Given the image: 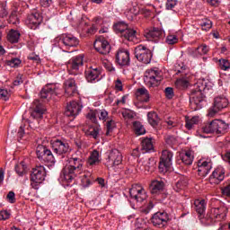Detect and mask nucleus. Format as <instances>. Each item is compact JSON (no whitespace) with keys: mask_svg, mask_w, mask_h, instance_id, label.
<instances>
[{"mask_svg":"<svg viewBox=\"0 0 230 230\" xmlns=\"http://www.w3.org/2000/svg\"><path fill=\"white\" fill-rule=\"evenodd\" d=\"M144 36L147 40L157 42L164 37V31L159 28L152 27L145 31Z\"/></svg>","mask_w":230,"mask_h":230,"instance_id":"obj_18","label":"nucleus"},{"mask_svg":"<svg viewBox=\"0 0 230 230\" xmlns=\"http://www.w3.org/2000/svg\"><path fill=\"white\" fill-rule=\"evenodd\" d=\"M82 111V105L78 102H71L66 106V110L65 111L66 116L75 118L80 114V111Z\"/></svg>","mask_w":230,"mask_h":230,"instance_id":"obj_25","label":"nucleus"},{"mask_svg":"<svg viewBox=\"0 0 230 230\" xmlns=\"http://www.w3.org/2000/svg\"><path fill=\"white\" fill-rule=\"evenodd\" d=\"M114 31L120 33L126 40L132 41L136 38V30L128 28L124 22H119L113 25Z\"/></svg>","mask_w":230,"mask_h":230,"instance_id":"obj_6","label":"nucleus"},{"mask_svg":"<svg viewBox=\"0 0 230 230\" xmlns=\"http://www.w3.org/2000/svg\"><path fill=\"white\" fill-rule=\"evenodd\" d=\"M42 22V16L39 13H32L27 16L25 21L26 26L31 30H37Z\"/></svg>","mask_w":230,"mask_h":230,"instance_id":"obj_22","label":"nucleus"},{"mask_svg":"<svg viewBox=\"0 0 230 230\" xmlns=\"http://www.w3.org/2000/svg\"><path fill=\"white\" fill-rule=\"evenodd\" d=\"M122 114V118H124V119H134V118L136 117V113L133 111L130 110H123L121 111Z\"/></svg>","mask_w":230,"mask_h":230,"instance_id":"obj_48","label":"nucleus"},{"mask_svg":"<svg viewBox=\"0 0 230 230\" xmlns=\"http://www.w3.org/2000/svg\"><path fill=\"white\" fill-rule=\"evenodd\" d=\"M106 121V136H109L116 128V122L112 119H107Z\"/></svg>","mask_w":230,"mask_h":230,"instance_id":"obj_47","label":"nucleus"},{"mask_svg":"<svg viewBox=\"0 0 230 230\" xmlns=\"http://www.w3.org/2000/svg\"><path fill=\"white\" fill-rule=\"evenodd\" d=\"M6 39L11 44H17V42H19V39H21V32L17 30L11 29L7 32Z\"/></svg>","mask_w":230,"mask_h":230,"instance_id":"obj_32","label":"nucleus"},{"mask_svg":"<svg viewBox=\"0 0 230 230\" xmlns=\"http://www.w3.org/2000/svg\"><path fill=\"white\" fill-rule=\"evenodd\" d=\"M10 24H19V17L17 16V11H13L9 16Z\"/></svg>","mask_w":230,"mask_h":230,"instance_id":"obj_51","label":"nucleus"},{"mask_svg":"<svg viewBox=\"0 0 230 230\" xmlns=\"http://www.w3.org/2000/svg\"><path fill=\"white\" fill-rule=\"evenodd\" d=\"M173 161V153L172 151L164 150L160 158V164L158 166L161 173H166L170 172Z\"/></svg>","mask_w":230,"mask_h":230,"instance_id":"obj_7","label":"nucleus"},{"mask_svg":"<svg viewBox=\"0 0 230 230\" xmlns=\"http://www.w3.org/2000/svg\"><path fill=\"white\" fill-rule=\"evenodd\" d=\"M175 85L178 86L179 89H186V87L190 85V83L188 82V80L182 78L176 80Z\"/></svg>","mask_w":230,"mask_h":230,"instance_id":"obj_50","label":"nucleus"},{"mask_svg":"<svg viewBox=\"0 0 230 230\" xmlns=\"http://www.w3.org/2000/svg\"><path fill=\"white\" fill-rule=\"evenodd\" d=\"M200 26L203 31H208L211 30L213 23L211 22L210 20L207 19V20L203 21V22H201Z\"/></svg>","mask_w":230,"mask_h":230,"instance_id":"obj_54","label":"nucleus"},{"mask_svg":"<svg viewBox=\"0 0 230 230\" xmlns=\"http://www.w3.org/2000/svg\"><path fill=\"white\" fill-rule=\"evenodd\" d=\"M229 128V124L221 119H214L211 122L205 123L202 127V132L205 134H226Z\"/></svg>","mask_w":230,"mask_h":230,"instance_id":"obj_3","label":"nucleus"},{"mask_svg":"<svg viewBox=\"0 0 230 230\" xmlns=\"http://www.w3.org/2000/svg\"><path fill=\"white\" fill-rule=\"evenodd\" d=\"M15 172L20 177H22L25 172L24 165L22 164L16 165Z\"/></svg>","mask_w":230,"mask_h":230,"instance_id":"obj_60","label":"nucleus"},{"mask_svg":"<svg viewBox=\"0 0 230 230\" xmlns=\"http://www.w3.org/2000/svg\"><path fill=\"white\" fill-rule=\"evenodd\" d=\"M86 153L84 150H77L75 152L74 155H72L71 159H75L77 161H83L85 162Z\"/></svg>","mask_w":230,"mask_h":230,"instance_id":"obj_44","label":"nucleus"},{"mask_svg":"<svg viewBox=\"0 0 230 230\" xmlns=\"http://www.w3.org/2000/svg\"><path fill=\"white\" fill-rule=\"evenodd\" d=\"M152 150H154V143H152V139L144 138L141 142L142 154H146V152H152Z\"/></svg>","mask_w":230,"mask_h":230,"instance_id":"obj_37","label":"nucleus"},{"mask_svg":"<svg viewBox=\"0 0 230 230\" xmlns=\"http://www.w3.org/2000/svg\"><path fill=\"white\" fill-rule=\"evenodd\" d=\"M129 195L132 200L137 204H143L147 199L146 190L141 185H133L129 190Z\"/></svg>","mask_w":230,"mask_h":230,"instance_id":"obj_9","label":"nucleus"},{"mask_svg":"<svg viewBox=\"0 0 230 230\" xmlns=\"http://www.w3.org/2000/svg\"><path fill=\"white\" fill-rule=\"evenodd\" d=\"M165 96L169 100H172V98H173V88L172 87L165 88Z\"/></svg>","mask_w":230,"mask_h":230,"instance_id":"obj_63","label":"nucleus"},{"mask_svg":"<svg viewBox=\"0 0 230 230\" xmlns=\"http://www.w3.org/2000/svg\"><path fill=\"white\" fill-rule=\"evenodd\" d=\"M186 186H188V179L182 177L176 182L173 190L179 193L180 191L186 190Z\"/></svg>","mask_w":230,"mask_h":230,"instance_id":"obj_40","label":"nucleus"},{"mask_svg":"<svg viewBox=\"0 0 230 230\" xmlns=\"http://www.w3.org/2000/svg\"><path fill=\"white\" fill-rule=\"evenodd\" d=\"M135 57L142 64H150L152 62V51L145 45H138L135 48Z\"/></svg>","mask_w":230,"mask_h":230,"instance_id":"obj_8","label":"nucleus"},{"mask_svg":"<svg viewBox=\"0 0 230 230\" xmlns=\"http://www.w3.org/2000/svg\"><path fill=\"white\" fill-rule=\"evenodd\" d=\"M83 131L85 136H90V137H93V139H98L100 137V127L99 126H84L83 128Z\"/></svg>","mask_w":230,"mask_h":230,"instance_id":"obj_28","label":"nucleus"},{"mask_svg":"<svg viewBox=\"0 0 230 230\" xmlns=\"http://www.w3.org/2000/svg\"><path fill=\"white\" fill-rule=\"evenodd\" d=\"M137 166L144 173H152L155 170V160L154 158H141Z\"/></svg>","mask_w":230,"mask_h":230,"instance_id":"obj_19","label":"nucleus"},{"mask_svg":"<svg viewBox=\"0 0 230 230\" xmlns=\"http://www.w3.org/2000/svg\"><path fill=\"white\" fill-rule=\"evenodd\" d=\"M92 181H93V175L91 174V172H84V174L81 179V184L83 188H89V186H91Z\"/></svg>","mask_w":230,"mask_h":230,"instance_id":"obj_43","label":"nucleus"},{"mask_svg":"<svg viewBox=\"0 0 230 230\" xmlns=\"http://www.w3.org/2000/svg\"><path fill=\"white\" fill-rule=\"evenodd\" d=\"M36 154L38 159H40L45 163H55V156H53V153H51V150L47 149L46 146L42 145H39L36 147Z\"/></svg>","mask_w":230,"mask_h":230,"instance_id":"obj_13","label":"nucleus"},{"mask_svg":"<svg viewBox=\"0 0 230 230\" xmlns=\"http://www.w3.org/2000/svg\"><path fill=\"white\" fill-rule=\"evenodd\" d=\"M163 81V72L159 68L147 69L144 74V82L147 87H157Z\"/></svg>","mask_w":230,"mask_h":230,"instance_id":"obj_5","label":"nucleus"},{"mask_svg":"<svg viewBox=\"0 0 230 230\" xmlns=\"http://www.w3.org/2000/svg\"><path fill=\"white\" fill-rule=\"evenodd\" d=\"M46 179V169L42 165L36 166L31 173V181L34 184H42Z\"/></svg>","mask_w":230,"mask_h":230,"instance_id":"obj_14","label":"nucleus"},{"mask_svg":"<svg viewBox=\"0 0 230 230\" xmlns=\"http://www.w3.org/2000/svg\"><path fill=\"white\" fill-rule=\"evenodd\" d=\"M52 149L54 150L55 154L58 155H62L64 154H67L69 152V143L66 140H54L52 143Z\"/></svg>","mask_w":230,"mask_h":230,"instance_id":"obj_21","label":"nucleus"},{"mask_svg":"<svg viewBox=\"0 0 230 230\" xmlns=\"http://www.w3.org/2000/svg\"><path fill=\"white\" fill-rule=\"evenodd\" d=\"M164 190V182L163 181H152L150 184V191L153 195H157Z\"/></svg>","mask_w":230,"mask_h":230,"instance_id":"obj_30","label":"nucleus"},{"mask_svg":"<svg viewBox=\"0 0 230 230\" xmlns=\"http://www.w3.org/2000/svg\"><path fill=\"white\" fill-rule=\"evenodd\" d=\"M97 111V119L100 121H107L109 119V112L105 110H96Z\"/></svg>","mask_w":230,"mask_h":230,"instance_id":"obj_45","label":"nucleus"},{"mask_svg":"<svg viewBox=\"0 0 230 230\" xmlns=\"http://www.w3.org/2000/svg\"><path fill=\"white\" fill-rule=\"evenodd\" d=\"M198 51L200 55H207L208 51H209V47L203 44L198 47Z\"/></svg>","mask_w":230,"mask_h":230,"instance_id":"obj_59","label":"nucleus"},{"mask_svg":"<svg viewBox=\"0 0 230 230\" xmlns=\"http://www.w3.org/2000/svg\"><path fill=\"white\" fill-rule=\"evenodd\" d=\"M219 67L223 71H227V69H230V63L227 59H220L219 60Z\"/></svg>","mask_w":230,"mask_h":230,"instance_id":"obj_52","label":"nucleus"},{"mask_svg":"<svg viewBox=\"0 0 230 230\" xmlns=\"http://www.w3.org/2000/svg\"><path fill=\"white\" fill-rule=\"evenodd\" d=\"M6 64L7 66H10V67H19V66H21V59L14 58L11 60H8Z\"/></svg>","mask_w":230,"mask_h":230,"instance_id":"obj_53","label":"nucleus"},{"mask_svg":"<svg viewBox=\"0 0 230 230\" xmlns=\"http://www.w3.org/2000/svg\"><path fill=\"white\" fill-rule=\"evenodd\" d=\"M221 191L225 197H230V183L223 186Z\"/></svg>","mask_w":230,"mask_h":230,"instance_id":"obj_61","label":"nucleus"},{"mask_svg":"<svg viewBox=\"0 0 230 230\" xmlns=\"http://www.w3.org/2000/svg\"><path fill=\"white\" fill-rule=\"evenodd\" d=\"M133 129L137 136H143L146 133V129H145V127L139 121L133 122Z\"/></svg>","mask_w":230,"mask_h":230,"instance_id":"obj_42","label":"nucleus"},{"mask_svg":"<svg viewBox=\"0 0 230 230\" xmlns=\"http://www.w3.org/2000/svg\"><path fill=\"white\" fill-rule=\"evenodd\" d=\"M44 112H46V108L43 107L42 104L39 103L36 105L35 109L31 112V116L34 119H40L44 115Z\"/></svg>","mask_w":230,"mask_h":230,"instance_id":"obj_36","label":"nucleus"},{"mask_svg":"<svg viewBox=\"0 0 230 230\" xmlns=\"http://www.w3.org/2000/svg\"><path fill=\"white\" fill-rule=\"evenodd\" d=\"M194 208L199 215H202L206 211V200L205 199H195Z\"/></svg>","mask_w":230,"mask_h":230,"instance_id":"obj_39","label":"nucleus"},{"mask_svg":"<svg viewBox=\"0 0 230 230\" xmlns=\"http://www.w3.org/2000/svg\"><path fill=\"white\" fill-rule=\"evenodd\" d=\"M102 71L98 67L87 66L84 71V76L87 82H98Z\"/></svg>","mask_w":230,"mask_h":230,"instance_id":"obj_24","label":"nucleus"},{"mask_svg":"<svg viewBox=\"0 0 230 230\" xmlns=\"http://www.w3.org/2000/svg\"><path fill=\"white\" fill-rule=\"evenodd\" d=\"M200 121V118L199 116L194 117H186L185 118V128L188 130H191L195 125H198V123Z\"/></svg>","mask_w":230,"mask_h":230,"instance_id":"obj_38","label":"nucleus"},{"mask_svg":"<svg viewBox=\"0 0 230 230\" xmlns=\"http://www.w3.org/2000/svg\"><path fill=\"white\" fill-rule=\"evenodd\" d=\"M165 42L169 46H173V44H177V42H179V37H177L175 34H169L166 37Z\"/></svg>","mask_w":230,"mask_h":230,"instance_id":"obj_46","label":"nucleus"},{"mask_svg":"<svg viewBox=\"0 0 230 230\" xmlns=\"http://www.w3.org/2000/svg\"><path fill=\"white\" fill-rule=\"evenodd\" d=\"M55 42L58 45L66 46V48H76L80 44V40L73 36V34H62L55 39Z\"/></svg>","mask_w":230,"mask_h":230,"instance_id":"obj_10","label":"nucleus"},{"mask_svg":"<svg viewBox=\"0 0 230 230\" xmlns=\"http://www.w3.org/2000/svg\"><path fill=\"white\" fill-rule=\"evenodd\" d=\"M165 143L169 145V146H173V145L177 143V139L173 136H167L165 137Z\"/></svg>","mask_w":230,"mask_h":230,"instance_id":"obj_56","label":"nucleus"},{"mask_svg":"<svg viewBox=\"0 0 230 230\" xmlns=\"http://www.w3.org/2000/svg\"><path fill=\"white\" fill-rule=\"evenodd\" d=\"M226 217H227V208L224 207L211 208L207 214V218H209L210 222L226 220Z\"/></svg>","mask_w":230,"mask_h":230,"instance_id":"obj_15","label":"nucleus"},{"mask_svg":"<svg viewBox=\"0 0 230 230\" xmlns=\"http://www.w3.org/2000/svg\"><path fill=\"white\" fill-rule=\"evenodd\" d=\"M65 93L66 96H73L76 93V83L75 79H68L64 84Z\"/></svg>","mask_w":230,"mask_h":230,"instance_id":"obj_29","label":"nucleus"},{"mask_svg":"<svg viewBox=\"0 0 230 230\" xmlns=\"http://www.w3.org/2000/svg\"><path fill=\"white\" fill-rule=\"evenodd\" d=\"M100 164V153L97 150H93L87 160L88 166H96Z\"/></svg>","mask_w":230,"mask_h":230,"instance_id":"obj_35","label":"nucleus"},{"mask_svg":"<svg viewBox=\"0 0 230 230\" xmlns=\"http://www.w3.org/2000/svg\"><path fill=\"white\" fill-rule=\"evenodd\" d=\"M87 119H90L93 123H96L98 121V115H97V110H91L87 114H86Z\"/></svg>","mask_w":230,"mask_h":230,"instance_id":"obj_49","label":"nucleus"},{"mask_svg":"<svg viewBox=\"0 0 230 230\" xmlns=\"http://www.w3.org/2000/svg\"><path fill=\"white\" fill-rule=\"evenodd\" d=\"M123 163V155L118 149H111L106 154L105 165L108 170H112L113 172H118L119 166Z\"/></svg>","mask_w":230,"mask_h":230,"instance_id":"obj_4","label":"nucleus"},{"mask_svg":"<svg viewBox=\"0 0 230 230\" xmlns=\"http://www.w3.org/2000/svg\"><path fill=\"white\" fill-rule=\"evenodd\" d=\"M178 0H167L165 4L166 10H173L177 6Z\"/></svg>","mask_w":230,"mask_h":230,"instance_id":"obj_55","label":"nucleus"},{"mask_svg":"<svg viewBox=\"0 0 230 230\" xmlns=\"http://www.w3.org/2000/svg\"><path fill=\"white\" fill-rule=\"evenodd\" d=\"M128 220H130V222H134L135 220V226L137 229H143V227L146 226V222H148L146 219L143 217H136V215L128 216Z\"/></svg>","mask_w":230,"mask_h":230,"instance_id":"obj_34","label":"nucleus"},{"mask_svg":"<svg viewBox=\"0 0 230 230\" xmlns=\"http://www.w3.org/2000/svg\"><path fill=\"white\" fill-rule=\"evenodd\" d=\"M116 62L121 67H127L130 66V52L124 49H119L116 54Z\"/></svg>","mask_w":230,"mask_h":230,"instance_id":"obj_20","label":"nucleus"},{"mask_svg":"<svg viewBox=\"0 0 230 230\" xmlns=\"http://www.w3.org/2000/svg\"><path fill=\"white\" fill-rule=\"evenodd\" d=\"M204 91H206V81L204 80L198 81L190 91V104L195 107V111L202 109L206 103L204 100Z\"/></svg>","mask_w":230,"mask_h":230,"instance_id":"obj_2","label":"nucleus"},{"mask_svg":"<svg viewBox=\"0 0 230 230\" xmlns=\"http://www.w3.org/2000/svg\"><path fill=\"white\" fill-rule=\"evenodd\" d=\"M82 66H84V55L72 58L66 65L69 75H78V71Z\"/></svg>","mask_w":230,"mask_h":230,"instance_id":"obj_12","label":"nucleus"},{"mask_svg":"<svg viewBox=\"0 0 230 230\" xmlns=\"http://www.w3.org/2000/svg\"><path fill=\"white\" fill-rule=\"evenodd\" d=\"M60 94V87L58 84H47L40 93L42 100H51L55 96Z\"/></svg>","mask_w":230,"mask_h":230,"instance_id":"obj_11","label":"nucleus"},{"mask_svg":"<svg viewBox=\"0 0 230 230\" xmlns=\"http://www.w3.org/2000/svg\"><path fill=\"white\" fill-rule=\"evenodd\" d=\"M213 168L211 161L201 159L198 162V173L199 177H206Z\"/></svg>","mask_w":230,"mask_h":230,"instance_id":"obj_23","label":"nucleus"},{"mask_svg":"<svg viewBox=\"0 0 230 230\" xmlns=\"http://www.w3.org/2000/svg\"><path fill=\"white\" fill-rule=\"evenodd\" d=\"M8 15V11H6V5L4 4H0V21L4 19Z\"/></svg>","mask_w":230,"mask_h":230,"instance_id":"obj_57","label":"nucleus"},{"mask_svg":"<svg viewBox=\"0 0 230 230\" xmlns=\"http://www.w3.org/2000/svg\"><path fill=\"white\" fill-rule=\"evenodd\" d=\"M224 179H226V170L219 166L212 172L209 181L213 184H220Z\"/></svg>","mask_w":230,"mask_h":230,"instance_id":"obj_26","label":"nucleus"},{"mask_svg":"<svg viewBox=\"0 0 230 230\" xmlns=\"http://www.w3.org/2000/svg\"><path fill=\"white\" fill-rule=\"evenodd\" d=\"M136 96L139 102H144L145 103L150 101V93H148V90L145 87L137 89Z\"/></svg>","mask_w":230,"mask_h":230,"instance_id":"obj_31","label":"nucleus"},{"mask_svg":"<svg viewBox=\"0 0 230 230\" xmlns=\"http://www.w3.org/2000/svg\"><path fill=\"white\" fill-rule=\"evenodd\" d=\"M93 48L98 53H101V55H109V53H111V44L102 36L95 40Z\"/></svg>","mask_w":230,"mask_h":230,"instance_id":"obj_16","label":"nucleus"},{"mask_svg":"<svg viewBox=\"0 0 230 230\" xmlns=\"http://www.w3.org/2000/svg\"><path fill=\"white\" fill-rule=\"evenodd\" d=\"M229 106V99L226 95H219L214 99V107L218 111L226 109Z\"/></svg>","mask_w":230,"mask_h":230,"instance_id":"obj_27","label":"nucleus"},{"mask_svg":"<svg viewBox=\"0 0 230 230\" xmlns=\"http://www.w3.org/2000/svg\"><path fill=\"white\" fill-rule=\"evenodd\" d=\"M10 212L7 210L0 211V220H8V218H10Z\"/></svg>","mask_w":230,"mask_h":230,"instance_id":"obj_62","label":"nucleus"},{"mask_svg":"<svg viewBox=\"0 0 230 230\" xmlns=\"http://www.w3.org/2000/svg\"><path fill=\"white\" fill-rule=\"evenodd\" d=\"M181 159L183 164L190 166V164H193V151L188 150L181 154Z\"/></svg>","mask_w":230,"mask_h":230,"instance_id":"obj_33","label":"nucleus"},{"mask_svg":"<svg viewBox=\"0 0 230 230\" xmlns=\"http://www.w3.org/2000/svg\"><path fill=\"white\" fill-rule=\"evenodd\" d=\"M85 162L82 160H75V158L68 159V164H66L60 174V179L63 182H69L73 181V179L76 177V175H80L82 172H84V164Z\"/></svg>","mask_w":230,"mask_h":230,"instance_id":"obj_1","label":"nucleus"},{"mask_svg":"<svg viewBox=\"0 0 230 230\" xmlns=\"http://www.w3.org/2000/svg\"><path fill=\"white\" fill-rule=\"evenodd\" d=\"M0 98L4 100V102L8 101L10 99V92L4 89L0 90Z\"/></svg>","mask_w":230,"mask_h":230,"instance_id":"obj_58","label":"nucleus"},{"mask_svg":"<svg viewBox=\"0 0 230 230\" xmlns=\"http://www.w3.org/2000/svg\"><path fill=\"white\" fill-rule=\"evenodd\" d=\"M170 220V216L166 212H156L153 215L151 222L155 227H164Z\"/></svg>","mask_w":230,"mask_h":230,"instance_id":"obj_17","label":"nucleus"},{"mask_svg":"<svg viewBox=\"0 0 230 230\" xmlns=\"http://www.w3.org/2000/svg\"><path fill=\"white\" fill-rule=\"evenodd\" d=\"M93 24L98 28V26H102L103 24V19L102 17H95L93 20Z\"/></svg>","mask_w":230,"mask_h":230,"instance_id":"obj_64","label":"nucleus"},{"mask_svg":"<svg viewBox=\"0 0 230 230\" xmlns=\"http://www.w3.org/2000/svg\"><path fill=\"white\" fill-rule=\"evenodd\" d=\"M147 119H148V123L152 127H157V125L159 123V116L157 115L156 112H155V111L148 112L147 113Z\"/></svg>","mask_w":230,"mask_h":230,"instance_id":"obj_41","label":"nucleus"}]
</instances>
